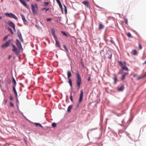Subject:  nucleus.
<instances>
[{"label": "nucleus", "instance_id": "2f4dec72", "mask_svg": "<svg viewBox=\"0 0 146 146\" xmlns=\"http://www.w3.org/2000/svg\"><path fill=\"white\" fill-rule=\"evenodd\" d=\"M52 126L54 127H55L56 126V124L55 123H52Z\"/></svg>", "mask_w": 146, "mask_h": 146}, {"label": "nucleus", "instance_id": "7ed1b4c3", "mask_svg": "<svg viewBox=\"0 0 146 146\" xmlns=\"http://www.w3.org/2000/svg\"><path fill=\"white\" fill-rule=\"evenodd\" d=\"M119 73H120L121 74V79L122 81H124L125 79V76L128 74V72H124L122 70H120Z\"/></svg>", "mask_w": 146, "mask_h": 146}, {"label": "nucleus", "instance_id": "69168bd1", "mask_svg": "<svg viewBox=\"0 0 146 146\" xmlns=\"http://www.w3.org/2000/svg\"><path fill=\"white\" fill-rule=\"evenodd\" d=\"M25 0L27 1H29V0Z\"/></svg>", "mask_w": 146, "mask_h": 146}, {"label": "nucleus", "instance_id": "f8f14e48", "mask_svg": "<svg viewBox=\"0 0 146 146\" xmlns=\"http://www.w3.org/2000/svg\"><path fill=\"white\" fill-rule=\"evenodd\" d=\"M15 86H13V89L14 93L15 94V96L16 98H17V93L15 89Z\"/></svg>", "mask_w": 146, "mask_h": 146}, {"label": "nucleus", "instance_id": "ddd939ff", "mask_svg": "<svg viewBox=\"0 0 146 146\" xmlns=\"http://www.w3.org/2000/svg\"><path fill=\"white\" fill-rule=\"evenodd\" d=\"M131 54L134 55H136L137 54V52L135 50H133L131 52Z\"/></svg>", "mask_w": 146, "mask_h": 146}, {"label": "nucleus", "instance_id": "f257e3e1", "mask_svg": "<svg viewBox=\"0 0 146 146\" xmlns=\"http://www.w3.org/2000/svg\"><path fill=\"white\" fill-rule=\"evenodd\" d=\"M76 84L79 90L80 87L82 80L78 72L77 71L76 72Z\"/></svg>", "mask_w": 146, "mask_h": 146}, {"label": "nucleus", "instance_id": "aec40b11", "mask_svg": "<svg viewBox=\"0 0 146 146\" xmlns=\"http://www.w3.org/2000/svg\"><path fill=\"white\" fill-rule=\"evenodd\" d=\"M56 47H58L59 48L60 47V46L59 44V43L58 40H56Z\"/></svg>", "mask_w": 146, "mask_h": 146}, {"label": "nucleus", "instance_id": "6e6552de", "mask_svg": "<svg viewBox=\"0 0 146 146\" xmlns=\"http://www.w3.org/2000/svg\"><path fill=\"white\" fill-rule=\"evenodd\" d=\"M118 62L119 64V65L121 66V68L123 67L126 66L127 65V63L125 61H124L123 62L121 61H118Z\"/></svg>", "mask_w": 146, "mask_h": 146}, {"label": "nucleus", "instance_id": "4468645a", "mask_svg": "<svg viewBox=\"0 0 146 146\" xmlns=\"http://www.w3.org/2000/svg\"><path fill=\"white\" fill-rule=\"evenodd\" d=\"M8 25L12 28L15 26L14 24L12 22H10L8 23Z\"/></svg>", "mask_w": 146, "mask_h": 146}, {"label": "nucleus", "instance_id": "f704fd0d", "mask_svg": "<svg viewBox=\"0 0 146 146\" xmlns=\"http://www.w3.org/2000/svg\"><path fill=\"white\" fill-rule=\"evenodd\" d=\"M70 99L71 102H72L73 101V100L72 97V93H71V94L70 96Z\"/></svg>", "mask_w": 146, "mask_h": 146}, {"label": "nucleus", "instance_id": "7c9ffc66", "mask_svg": "<svg viewBox=\"0 0 146 146\" xmlns=\"http://www.w3.org/2000/svg\"><path fill=\"white\" fill-rule=\"evenodd\" d=\"M64 7L65 13L66 14L67 13V8H66V6L65 5H64Z\"/></svg>", "mask_w": 146, "mask_h": 146}, {"label": "nucleus", "instance_id": "0e129e2a", "mask_svg": "<svg viewBox=\"0 0 146 146\" xmlns=\"http://www.w3.org/2000/svg\"><path fill=\"white\" fill-rule=\"evenodd\" d=\"M2 18V17L1 16H0V20H1Z\"/></svg>", "mask_w": 146, "mask_h": 146}, {"label": "nucleus", "instance_id": "1a4fd4ad", "mask_svg": "<svg viewBox=\"0 0 146 146\" xmlns=\"http://www.w3.org/2000/svg\"><path fill=\"white\" fill-rule=\"evenodd\" d=\"M25 6L27 9H29V7L28 5H27L24 0H19Z\"/></svg>", "mask_w": 146, "mask_h": 146}, {"label": "nucleus", "instance_id": "f03ea898", "mask_svg": "<svg viewBox=\"0 0 146 146\" xmlns=\"http://www.w3.org/2000/svg\"><path fill=\"white\" fill-rule=\"evenodd\" d=\"M31 9L34 15H36L37 14V12L36 11L38 10V5L35 3L34 5L32 4L31 5Z\"/></svg>", "mask_w": 146, "mask_h": 146}, {"label": "nucleus", "instance_id": "4be33fe9", "mask_svg": "<svg viewBox=\"0 0 146 146\" xmlns=\"http://www.w3.org/2000/svg\"><path fill=\"white\" fill-rule=\"evenodd\" d=\"M67 73H68V78L69 79L70 77L72 75L71 73L70 72V71H68Z\"/></svg>", "mask_w": 146, "mask_h": 146}, {"label": "nucleus", "instance_id": "bf43d9fd", "mask_svg": "<svg viewBox=\"0 0 146 146\" xmlns=\"http://www.w3.org/2000/svg\"><path fill=\"white\" fill-rule=\"evenodd\" d=\"M143 76V78L145 77V76H146V73Z\"/></svg>", "mask_w": 146, "mask_h": 146}, {"label": "nucleus", "instance_id": "e2e57ef3", "mask_svg": "<svg viewBox=\"0 0 146 146\" xmlns=\"http://www.w3.org/2000/svg\"><path fill=\"white\" fill-rule=\"evenodd\" d=\"M65 50L67 52H68V50H67L66 48H65Z\"/></svg>", "mask_w": 146, "mask_h": 146}, {"label": "nucleus", "instance_id": "e433bc0d", "mask_svg": "<svg viewBox=\"0 0 146 146\" xmlns=\"http://www.w3.org/2000/svg\"><path fill=\"white\" fill-rule=\"evenodd\" d=\"M10 105L11 107H14V105L12 102H10Z\"/></svg>", "mask_w": 146, "mask_h": 146}, {"label": "nucleus", "instance_id": "9b49d317", "mask_svg": "<svg viewBox=\"0 0 146 146\" xmlns=\"http://www.w3.org/2000/svg\"><path fill=\"white\" fill-rule=\"evenodd\" d=\"M17 36L20 40L22 42H23V39L22 38L21 33L20 32L18 31L17 32Z\"/></svg>", "mask_w": 146, "mask_h": 146}, {"label": "nucleus", "instance_id": "2eb2a0df", "mask_svg": "<svg viewBox=\"0 0 146 146\" xmlns=\"http://www.w3.org/2000/svg\"><path fill=\"white\" fill-rule=\"evenodd\" d=\"M12 83L13 84V86H15L16 85L17 83L14 78L13 77H12Z\"/></svg>", "mask_w": 146, "mask_h": 146}, {"label": "nucleus", "instance_id": "cd10ccee", "mask_svg": "<svg viewBox=\"0 0 146 146\" xmlns=\"http://www.w3.org/2000/svg\"><path fill=\"white\" fill-rule=\"evenodd\" d=\"M51 34L53 36L55 35V31L54 29H52L51 31Z\"/></svg>", "mask_w": 146, "mask_h": 146}, {"label": "nucleus", "instance_id": "ea45409f", "mask_svg": "<svg viewBox=\"0 0 146 146\" xmlns=\"http://www.w3.org/2000/svg\"><path fill=\"white\" fill-rule=\"evenodd\" d=\"M112 56V54L111 53L110 54V56H108V58H109V59H111Z\"/></svg>", "mask_w": 146, "mask_h": 146}, {"label": "nucleus", "instance_id": "338daca9", "mask_svg": "<svg viewBox=\"0 0 146 146\" xmlns=\"http://www.w3.org/2000/svg\"><path fill=\"white\" fill-rule=\"evenodd\" d=\"M41 0H36V1H41Z\"/></svg>", "mask_w": 146, "mask_h": 146}, {"label": "nucleus", "instance_id": "0eeeda50", "mask_svg": "<svg viewBox=\"0 0 146 146\" xmlns=\"http://www.w3.org/2000/svg\"><path fill=\"white\" fill-rule=\"evenodd\" d=\"M83 97V91L82 90L81 91V92L80 95L79 100L78 101L79 104H80L82 101Z\"/></svg>", "mask_w": 146, "mask_h": 146}, {"label": "nucleus", "instance_id": "a18cd8bd", "mask_svg": "<svg viewBox=\"0 0 146 146\" xmlns=\"http://www.w3.org/2000/svg\"><path fill=\"white\" fill-rule=\"evenodd\" d=\"M139 48L140 49H141L142 48V46L140 44H139Z\"/></svg>", "mask_w": 146, "mask_h": 146}, {"label": "nucleus", "instance_id": "8fccbe9b", "mask_svg": "<svg viewBox=\"0 0 146 146\" xmlns=\"http://www.w3.org/2000/svg\"><path fill=\"white\" fill-rule=\"evenodd\" d=\"M12 28H13L14 31L15 32H16V29L15 28V27H13Z\"/></svg>", "mask_w": 146, "mask_h": 146}, {"label": "nucleus", "instance_id": "37998d69", "mask_svg": "<svg viewBox=\"0 0 146 146\" xmlns=\"http://www.w3.org/2000/svg\"><path fill=\"white\" fill-rule=\"evenodd\" d=\"M117 77H115L114 78V83L115 84L116 82V80H117Z\"/></svg>", "mask_w": 146, "mask_h": 146}, {"label": "nucleus", "instance_id": "20e7f679", "mask_svg": "<svg viewBox=\"0 0 146 146\" xmlns=\"http://www.w3.org/2000/svg\"><path fill=\"white\" fill-rule=\"evenodd\" d=\"M5 15L6 16L13 18L16 20L18 19L17 17L14 14L11 13H6L5 14Z\"/></svg>", "mask_w": 146, "mask_h": 146}, {"label": "nucleus", "instance_id": "bb28decb", "mask_svg": "<svg viewBox=\"0 0 146 146\" xmlns=\"http://www.w3.org/2000/svg\"><path fill=\"white\" fill-rule=\"evenodd\" d=\"M20 15L22 17V19L23 21L26 19L25 16L23 14H21Z\"/></svg>", "mask_w": 146, "mask_h": 146}, {"label": "nucleus", "instance_id": "b1692460", "mask_svg": "<svg viewBox=\"0 0 146 146\" xmlns=\"http://www.w3.org/2000/svg\"><path fill=\"white\" fill-rule=\"evenodd\" d=\"M69 80L68 83H69L70 86H72V83L71 81V80L70 78L68 79Z\"/></svg>", "mask_w": 146, "mask_h": 146}, {"label": "nucleus", "instance_id": "473e14b6", "mask_svg": "<svg viewBox=\"0 0 146 146\" xmlns=\"http://www.w3.org/2000/svg\"><path fill=\"white\" fill-rule=\"evenodd\" d=\"M8 31H10V32L11 33V34H13V32L12 30V29L10 28H8Z\"/></svg>", "mask_w": 146, "mask_h": 146}, {"label": "nucleus", "instance_id": "9d476101", "mask_svg": "<svg viewBox=\"0 0 146 146\" xmlns=\"http://www.w3.org/2000/svg\"><path fill=\"white\" fill-rule=\"evenodd\" d=\"M16 44L18 47L20 49L22 48V46L21 44L18 39H17L16 41Z\"/></svg>", "mask_w": 146, "mask_h": 146}, {"label": "nucleus", "instance_id": "680f3d73", "mask_svg": "<svg viewBox=\"0 0 146 146\" xmlns=\"http://www.w3.org/2000/svg\"><path fill=\"white\" fill-rule=\"evenodd\" d=\"M111 43H113L114 42L112 40H111Z\"/></svg>", "mask_w": 146, "mask_h": 146}, {"label": "nucleus", "instance_id": "a19ab883", "mask_svg": "<svg viewBox=\"0 0 146 146\" xmlns=\"http://www.w3.org/2000/svg\"><path fill=\"white\" fill-rule=\"evenodd\" d=\"M8 36H5L3 39V40H4V41L6 40V39H7V38H8Z\"/></svg>", "mask_w": 146, "mask_h": 146}, {"label": "nucleus", "instance_id": "13d9d810", "mask_svg": "<svg viewBox=\"0 0 146 146\" xmlns=\"http://www.w3.org/2000/svg\"><path fill=\"white\" fill-rule=\"evenodd\" d=\"M63 47L65 49V48H66V46L65 45H63Z\"/></svg>", "mask_w": 146, "mask_h": 146}, {"label": "nucleus", "instance_id": "052dcab7", "mask_svg": "<svg viewBox=\"0 0 146 146\" xmlns=\"http://www.w3.org/2000/svg\"><path fill=\"white\" fill-rule=\"evenodd\" d=\"M146 64V60L143 63V65L145 64Z\"/></svg>", "mask_w": 146, "mask_h": 146}, {"label": "nucleus", "instance_id": "6ab92c4d", "mask_svg": "<svg viewBox=\"0 0 146 146\" xmlns=\"http://www.w3.org/2000/svg\"><path fill=\"white\" fill-rule=\"evenodd\" d=\"M124 89V86L123 85H122L118 89V90L119 91H122Z\"/></svg>", "mask_w": 146, "mask_h": 146}, {"label": "nucleus", "instance_id": "4c0bfd02", "mask_svg": "<svg viewBox=\"0 0 146 146\" xmlns=\"http://www.w3.org/2000/svg\"><path fill=\"white\" fill-rule=\"evenodd\" d=\"M53 36L55 40V41L56 40H58V38H57V37L55 35Z\"/></svg>", "mask_w": 146, "mask_h": 146}, {"label": "nucleus", "instance_id": "3c124183", "mask_svg": "<svg viewBox=\"0 0 146 146\" xmlns=\"http://www.w3.org/2000/svg\"><path fill=\"white\" fill-rule=\"evenodd\" d=\"M46 8H43L42 9H41V11H42L43 10H46Z\"/></svg>", "mask_w": 146, "mask_h": 146}, {"label": "nucleus", "instance_id": "5fc2aeb1", "mask_svg": "<svg viewBox=\"0 0 146 146\" xmlns=\"http://www.w3.org/2000/svg\"><path fill=\"white\" fill-rule=\"evenodd\" d=\"M90 79H91L90 77H89L88 78V81H90Z\"/></svg>", "mask_w": 146, "mask_h": 146}, {"label": "nucleus", "instance_id": "39448f33", "mask_svg": "<svg viewBox=\"0 0 146 146\" xmlns=\"http://www.w3.org/2000/svg\"><path fill=\"white\" fill-rule=\"evenodd\" d=\"M11 40H10L7 41L5 43L1 45V48H5L9 46L11 42Z\"/></svg>", "mask_w": 146, "mask_h": 146}, {"label": "nucleus", "instance_id": "393cba45", "mask_svg": "<svg viewBox=\"0 0 146 146\" xmlns=\"http://www.w3.org/2000/svg\"><path fill=\"white\" fill-rule=\"evenodd\" d=\"M49 4L48 2H45L44 3V5H43V6H47Z\"/></svg>", "mask_w": 146, "mask_h": 146}, {"label": "nucleus", "instance_id": "423d86ee", "mask_svg": "<svg viewBox=\"0 0 146 146\" xmlns=\"http://www.w3.org/2000/svg\"><path fill=\"white\" fill-rule=\"evenodd\" d=\"M82 3L86 6L87 8L90 9L91 6L89 2L88 1H85L82 2Z\"/></svg>", "mask_w": 146, "mask_h": 146}, {"label": "nucleus", "instance_id": "c756f323", "mask_svg": "<svg viewBox=\"0 0 146 146\" xmlns=\"http://www.w3.org/2000/svg\"><path fill=\"white\" fill-rule=\"evenodd\" d=\"M61 33H62V34L63 35H64L66 36H68V35L66 34V33H65V32H63V31H62L61 32Z\"/></svg>", "mask_w": 146, "mask_h": 146}, {"label": "nucleus", "instance_id": "c03bdc74", "mask_svg": "<svg viewBox=\"0 0 146 146\" xmlns=\"http://www.w3.org/2000/svg\"><path fill=\"white\" fill-rule=\"evenodd\" d=\"M11 80L10 79H9L7 80V82L8 84H10L11 83Z\"/></svg>", "mask_w": 146, "mask_h": 146}, {"label": "nucleus", "instance_id": "09e8293b", "mask_svg": "<svg viewBox=\"0 0 146 146\" xmlns=\"http://www.w3.org/2000/svg\"><path fill=\"white\" fill-rule=\"evenodd\" d=\"M15 52L16 55H18V54L19 53V52H18L17 51H15Z\"/></svg>", "mask_w": 146, "mask_h": 146}, {"label": "nucleus", "instance_id": "de8ad7c7", "mask_svg": "<svg viewBox=\"0 0 146 146\" xmlns=\"http://www.w3.org/2000/svg\"><path fill=\"white\" fill-rule=\"evenodd\" d=\"M11 57H12V56L11 55H9L8 56V59L9 60L11 58Z\"/></svg>", "mask_w": 146, "mask_h": 146}, {"label": "nucleus", "instance_id": "49530a36", "mask_svg": "<svg viewBox=\"0 0 146 146\" xmlns=\"http://www.w3.org/2000/svg\"><path fill=\"white\" fill-rule=\"evenodd\" d=\"M133 76L134 77H136L137 76V74H135L133 75Z\"/></svg>", "mask_w": 146, "mask_h": 146}, {"label": "nucleus", "instance_id": "c9c22d12", "mask_svg": "<svg viewBox=\"0 0 146 146\" xmlns=\"http://www.w3.org/2000/svg\"><path fill=\"white\" fill-rule=\"evenodd\" d=\"M23 21V23L24 24H25V25H27L28 24V22L27 21L26 19H25Z\"/></svg>", "mask_w": 146, "mask_h": 146}, {"label": "nucleus", "instance_id": "603ef678", "mask_svg": "<svg viewBox=\"0 0 146 146\" xmlns=\"http://www.w3.org/2000/svg\"><path fill=\"white\" fill-rule=\"evenodd\" d=\"M49 10V8H46V12H46H46H47V11H48Z\"/></svg>", "mask_w": 146, "mask_h": 146}, {"label": "nucleus", "instance_id": "c85d7f7f", "mask_svg": "<svg viewBox=\"0 0 146 146\" xmlns=\"http://www.w3.org/2000/svg\"><path fill=\"white\" fill-rule=\"evenodd\" d=\"M9 98L11 100L13 101V100L14 97V96H12L11 95L9 96Z\"/></svg>", "mask_w": 146, "mask_h": 146}, {"label": "nucleus", "instance_id": "864d4df0", "mask_svg": "<svg viewBox=\"0 0 146 146\" xmlns=\"http://www.w3.org/2000/svg\"><path fill=\"white\" fill-rule=\"evenodd\" d=\"M60 8L61 9L62 12L63 11V9H62V6L61 7H60Z\"/></svg>", "mask_w": 146, "mask_h": 146}, {"label": "nucleus", "instance_id": "4d7b16f0", "mask_svg": "<svg viewBox=\"0 0 146 146\" xmlns=\"http://www.w3.org/2000/svg\"><path fill=\"white\" fill-rule=\"evenodd\" d=\"M58 3L59 5V6L60 5H61V3L60 2H59V3Z\"/></svg>", "mask_w": 146, "mask_h": 146}, {"label": "nucleus", "instance_id": "f3484780", "mask_svg": "<svg viewBox=\"0 0 146 146\" xmlns=\"http://www.w3.org/2000/svg\"><path fill=\"white\" fill-rule=\"evenodd\" d=\"M104 27V26L101 23H100L99 24V29L100 30L102 29H103Z\"/></svg>", "mask_w": 146, "mask_h": 146}, {"label": "nucleus", "instance_id": "72a5a7b5", "mask_svg": "<svg viewBox=\"0 0 146 146\" xmlns=\"http://www.w3.org/2000/svg\"><path fill=\"white\" fill-rule=\"evenodd\" d=\"M125 23L126 25H127L128 23V21L127 19L126 18L124 19Z\"/></svg>", "mask_w": 146, "mask_h": 146}, {"label": "nucleus", "instance_id": "a878e982", "mask_svg": "<svg viewBox=\"0 0 146 146\" xmlns=\"http://www.w3.org/2000/svg\"><path fill=\"white\" fill-rule=\"evenodd\" d=\"M127 35L128 36V37L129 38H131V37H132V36L130 33L129 32L128 33H127Z\"/></svg>", "mask_w": 146, "mask_h": 146}, {"label": "nucleus", "instance_id": "a211bd4d", "mask_svg": "<svg viewBox=\"0 0 146 146\" xmlns=\"http://www.w3.org/2000/svg\"><path fill=\"white\" fill-rule=\"evenodd\" d=\"M121 70H122L123 71V70H125L126 71H128V68L127 67V65L125 66H124L121 69Z\"/></svg>", "mask_w": 146, "mask_h": 146}, {"label": "nucleus", "instance_id": "dca6fc26", "mask_svg": "<svg viewBox=\"0 0 146 146\" xmlns=\"http://www.w3.org/2000/svg\"><path fill=\"white\" fill-rule=\"evenodd\" d=\"M12 46L13 48L12 49V50L13 51L15 52L17 51V49L14 44H13Z\"/></svg>", "mask_w": 146, "mask_h": 146}, {"label": "nucleus", "instance_id": "79ce46f5", "mask_svg": "<svg viewBox=\"0 0 146 146\" xmlns=\"http://www.w3.org/2000/svg\"><path fill=\"white\" fill-rule=\"evenodd\" d=\"M143 78V76H139L138 77V78L137 79V80H139L140 79H142V78Z\"/></svg>", "mask_w": 146, "mask_h": 146}, {"label": "nucleus", "instance_id": "58836bf2", "mask_svg": "<svg viewBox=\"0 0 146 146\" xmlns=\"http://www.w3.org/2000/svg\"><path fill=\"white\" fill-rule=\"evenodd\" d=\"M52 19L51 18H47L46 19V20L47 21H52Z\"/></svg>", "mask_w": 146, "mask_h": 146}, {"label": "nucleus", "instance_id": "6e6d98bb", "mask_svg": "<svg viewBox=\"0 0 146 146\" xmlns=\"http://www.w3.org/2000/svg\"><path fill=\"white\" fill-rule=\"evenodd\" d=\"M56 0V2L57 3H58L59 2H60V0Z\"/></svg>", "mask_w": 146, "mask_h": 146}, {"label": "nucleus", "instance_id": "5701e85b", "mask_svg": "<svg viewBox=\"0 0 146 146\" xmlns=\"http://www.w3.org/2000/svg\"><path fill=\"white\" fill-rule=\"evenodd\" d=\"M35 125L37 126H39L40 127H43L42 126V125H41V124L39 123H35Z\"/></svg>", "mask_w": 146, "mask_h": 146}, {"label": "nucleus", "instance_id": "412c9836", "mask_svg": "<svg viewBox=\"0 0 146 146\" xmlns=\"http://www.w3.org/2000/svg\"><path fill=\"white\" fill-rule=\"evenodd\" d=\"M72 108V105H70L68 107L67 109V111L69 112H70L71 111V110Z\"/></svg>", "mask_w": 146, "mask_h": 146}, {"label": "nucleus", "instance_id": "774afa93", "mask_svg": "<svg viewBox=\"0 0 146 146\" xmlns=\"http://www.w3.org/2000/svg\"><path fill=\"white\" fill-rule=\"evenodd\" d=\"M5 103H6V102H7V100H5Z\"/></svg>", "mask_w": 146, "mask_h": 146}]
</instances>
